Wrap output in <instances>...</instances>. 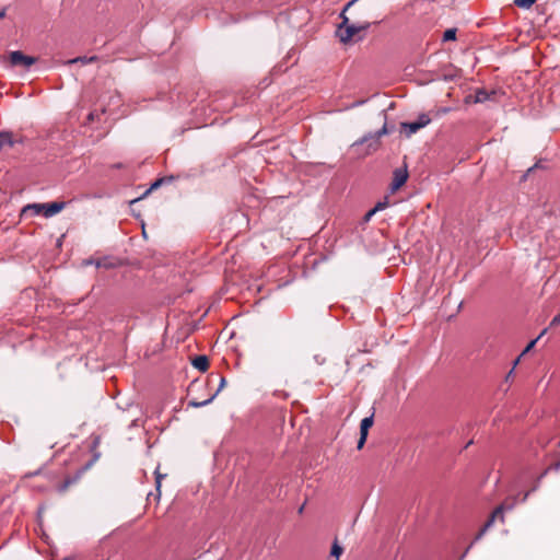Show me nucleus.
<instances>
[{"label":"nucleus","instance_id":"obj_1","mask_svg":"<svg viewBox=\"0 0 560 560\" xmlns=\"http://www.w3.org/2000/svg\"><path fill=\"white\" fill-rule=\"evenodd\" d=\"M371 26V23L365 22L362 24H350L347 25L343 32H340L339 38L341 43H349L359 33L365 32Z\"/></svg>","mask_w":560,"mask_h":560},{"label":"nucleus","instance_id":"obj_2","mask_svg":"<svg viewBox=\"0 0 560 560\" xmlns=\"http://www.w3.org/2000/svg\"><path fill=\"white\" fill-rule=\"evenodd\" d=\"M388 132H389V130L387 128V125L384 124L383 127L380 130H377L376 132L369 133V135L364 136L361 139L360 144H363V143L368 144V148H369L368 153L375 151V150H377V148L380 145L381 137L384 135H387Z\"/></svg>","mask_w":560,"mask_h":560},{"label":"nucleus","instance_id":"obj_3","mask_svg":"<svg viewBox=\"0 0 560 560\" xmlns=\"http://www.w3.org/2000/svg\"><path fill=\"white\" fill-rule=\"evenodd\" d=\"M9 59L11 66H23L24 68H30L36 61L34 57L26 56L20 50L11 51L9 55Z\"/></svg>","mask_w":560,"mask_h":560},{"label":"nucleus","instance_id":"obj_4","mask_svg":"<svg viewBox=\"0 0 560 560\" xmlns=\"http://www.w3.org/2000/svg\"><path fill=\"white\" fill-rule=\"evenodd\" d=\"M394 177H393V182L390 184V190L392 191H396L397 189H399L401 186L405 185V183L407 182L408 179V171H407V167H398L394 171L393 173Z\"/></svg>","mask_w":560,"mask_h":560},{"label":"nucleus","instance_id":"obj_5","mask_svg":"<svg viewBox=\"0 0 560 560\" xmlns=\"http://www.w3.org/2000/svg\"><path fill=\"white\" fill-rule=\"evenodd\" d=\"M503 510L504 505H499L491 514L490 518L486 522L483 527L479 530L477 534L475 540H479L486 532L492 526L493 522L499 517L501 521H503Z\"/></svg>","mask_w":560,"mask_h":560},{"label":"nucleus","instance_id":"obj_6","mask_svg":"<svg viewBox=\"0 0 560 560\" xmlns=\"http://www.w3.org/2000/svg\"><path fill=\"white\" fill-rule=\"evenodd\" d=\"M66 203L65 202H50V203H44V210L43 215L45 218H51L59 213L63 208Z\"/></svg>","mask_w":560,"mask_h":560},{"label":"nucleus","instance_id":"obj_7","mask_svg":"<svg viewBox=\"0 0 560 560\" xmlns=\"http://www.w3.org/2000/svg\"><path fill=\"white\" fill-rule=\"evenodd\" d=\"M224 385H225V378L224 377H220V384H219V387H218V389H217V392L214 394H212L208 399L202 400V401H198V400H194L192 399V400H190L188 402V406L194 407V408H199V407H203V406L210 404L215 398V396L222 390Z\"/></svg>","mask_w":560,"mask_h":560},{"label":"nucleus","instance_id":"obj_8","mask_svg":"<svg viewBox=\"0 0 560 560\" xmlns=\"http://www.w3.org/2000/svg\"><path fill=\"white\" fill-rule=\"evenodd\" d=\"M498 92L495 90H485V89H477L475 92V98L474 103H485L487 101L493 100L494 95Z\"/></svg>","mask_w":560,"mask_h":560},{"label":"nucleus","instance_id":"obj_9","mask_svg":"<svg viewBox=\"0 0 560 560\" xmlns=\"http://www.w3.org/2000/svg\"><path fill=\"white\" fill-rule=\"evenodd\" d=\"M191 364L200 372H206L209 368V360L206 355H197L192 359Z\"/></svg>","mask_w":560,"mask_h":560},{"label":"nucleus","instance_id":"obj_10","mask_svg":"<svg viewBox=\"0 0 560 560\" xmlns=\"http://www.w3.org/2000/svg\"><path fill=\"white\" fill-rule=\"evenodd\" d=\"M13 133L11 131H1L0 132V150L5 147H13Z\"/></svg>","mask_w":560,"mask_h":560},{"label":"nucleus","instance_id":"obj_11","mask_svg":"<svg viewBox=\"0 0 560 560\" xmlns=\"http://www.w3.org/2000/svg\"><path fill=\"white\" fill-rule=\"evenodd\" d=\"M401 129L404 130L406 137L409 138L411 135L416 133L421 128L419 127V125L417 122L410 121V122H401Z\"/></svg>","mask_w":560,"mask_h":560},{"label":"nucleus","instance_id":"obj_12","mask_svg":"<svg viewBox=\"0 0 560 560\" xmlns=\"http://www.w3.org/2000/svg\"><path fill=\"white\" fill-rule=\"evenodd\" d=\"M44 203H32L24 207L23 212H32L34 215H43Z\"/></svg>","mask_w":560,"mask_h":560},{"label":"nucleus","instance_id":"obj_13","mask_svg":"<svg viewBox=\"0 0 560 560\" xmlns=\"http://www.w3.org/2000/svg\"><path fill=\"white\" fill-rule=\"evenodd\" d=\"M372 424H373L372 416L365 417L364 419H362L361 424H360V435H368L369 429L372 427Z\"/></svg>","mask_w":560,"mask_h":560},{"label":"nucleus","instance_id":"obj_14","mask_svg":"<svg viewBox=\"0 0 560 560\" xmlns=\"http://www.w3.org/2000/svg\"><path fill=\"white\" fill-rule=\"evenodd\" d=\"M415 122H417L420 128H424L431 122V118L428 114H420Z\"/></svg>","mask_w":560,"mask_h":560},{"label":"nucleus","instance_id":"obj_15","mask_svg":"<svg viewBox=\"0 0 560 560\" xmlns=\"http://www.w3.org/2000/svg\"><path fill=\"white\" fill-rule=\"evenodd\" d=\"M537 0H514V4L522 9H529Z\"/></svg>","mask_w":560,"mask_h":560},{"label":"nucleus","instance_id":"obj_16","mask_svg":"<svg viewBox=\"0 0 560 560\" xmlns=\"http://www.w3.org/2000/svg\"><path fill=\"white\" fill-rule=\"evenodd\" d=\"M456 39V28H448L443 34V40H455Z\"/></svg>","mask_w":560,"mask_h":560},{"label":"nucleus","instance_id":"obj_17","mask_svg":"<svg viewBox=\"0 0 560 560\" xmlns=\"http://www.w3.org/2000/svg\"><path fill=\"white\" fill-rule=\"evenodd\" d=\"M546 331H547V328H546V329H544V330L541 331V334H540L536 339L532 340V341L527 345V347L524 349V351L522 352V355H523V354H525L527 351H529V350L535 346V343L537 342V340H538L542 335H545V334H546Z\"/></svg>","mask_w":560,"mask_h":560},{"label":"nucleus","instance_id":"obj_18","mask_svg":"<svg viewBox=\"0 0 560 560\" xmlns=\"http://www.w3.org/2000/svg\"><path fill=\"white\" fill-rule=\"evenodd\" d=\"M96 60V57H91V58H75V59H72V60H69V63H74V62H82V63H86V62H91V61H94Z\"/></svg>","mask_w":560,"mask_h":560},{"label":"nucleus","instance_id":"obj_19","mask_svg":"<svg viewBox=\"0 0 560 560\" xmlns=\"http://www.w3.org/2000/svg\"><path fill=\"white\" fill-rule=\"evenodd\" d=\"M341 553L342 548L337 542H335L331 547V555L338 559Z\"/></svg>","mask_w":560,"mask_h":560},{"label":"nucleus","instance_id":"obj_20","mask_svg":"<svg viewBox=\"0 0 560 560\" xmlns=\"http://www.w3.org/2000/svg\"><path fill=\"white\" fill-rule=\"evenodd\" d=\"M386 206H387V201H381V202H377L373 209L375 210V212H377V211L385 209Z\"/></svg>","mask_w":560,"mask_h":560},{"label":"nucleus","instance_id":"obj_21","mask_svg":"<svg viewBox=\"0 0 560 560\" xmlns=\"http://www.w3.org/2000/svg\"><path fill=\"white\" fill-rule=\"evenodd\" d=\"M560 326V313L557 314L550 322V327Z\"/></svg>","mask_w":560,"mask_h":560},{"label":"nucleus","instance_id":"obj_22","mask_svg":"<svg viewBox=\"0 0 560 560\" xmlns=\"http://www.w3.org/2000/svg\"><path fill=\"white\" fill-rule=\"evenodd\" d=\"M366 438H368V435H360V439H359V442H358V448L359 450L363 447V445H364V443L366 441Z\"/></svg>","mask_w":560,"mask_h":560},{"label":"nucleus","instance_id":"obj_23","mask_svg":"<svg viewBox=\"0 0 560 560\" xmlns=\"http://www.w3.org/2000/svg\"><path fill=\"white\" fill-rule=\"evenodd\" d=\"M71 483L70 480H66L60 487H59V491L60 492H63L66 491V489L69 487V485Z\"/></svg>","mask_w":560,"mask_h":560},{"label":"nucleus","instance_id":"obj_24","mask_svg":"<svg viewBox=\"0 0 560 560\" xmlns=\"http://www.w3.org/2000/svg\"><path fill=\"white\" fill-rule=\"evenodd\" d=\"M162 182H163V179H158V180H155V182L151 185L150 190L155 189V188H158L159 186H161Z\"/></svg>","mask_w":560,"mask_h":560},{"label":"nucleus","instance_id":"obj_25","mask_svg":"<svg viewBox=\"0 0 560 560\" xmlns=\"http://www.w3.org/2000/svg\"><path fill=\"white\" fill-rule=\"evenodd\" d=\"M375 213L376 212L374 209H371L369 212H366V214L364 217L365 221H369L372 218V215H374Z\"/></svg>","mask_w":560,"mask_h":560},{"label":"nucleus","instance_id":"obj_26","mask_svg":"<svg viewBox=\"0 0 560 560\" xmlns=\"http://www.w3.org/2000/svg\"><path fill=\"white\" fill-rule=\"evenodd\" d=\"M162 477L163 476L160 475V474L156 475V487H158V489L160 488Z\"/></svg>","mask_w":560,"mask_h":560},{"label":"nucleus","instance_id":"obj_27","mask_svg":"<svg viewBox=\"0 0 560 560\" xmlns=\"http://www.w3.org/2000/svg\"><path fill=\"white\" fill-rule=\"evenodd\" d=\"M521 357H522V354L514 361V365H513L514 368L518 364Z\"/></svg>","mask_w":560,"mask_h":560},{"label":"nucleus","instance_id":"obj_28","mask_svg":"<svg viewBox=\"0 0 560 560\" xmlns=\"http://www.w3.org/2000/svg\"><path fill=\"white\" fill-rule=\"evenodd\" d=\"M5 15V10H0V19H2Z\"/></svg>","mask_w":560,"mask_h":560},{"label":"nucleus","instance_id":"obj_29","mask_svg":"<svg viewBox=\"0 0 560 560\" xmlns=\"http://www.w3.org/2000/svg\"><path fill=\"white\" fill-rule=\"evenodd\" d=\"M513 371H514V368L509 372L506 378L512 377Z\"/></svg>","mask_w":560,"mask_h":560},{"label":"nucleus","instance_id":"obj_30","mask_svg":"<svg viewBox=\"0 0 560 560\" xmlns=\"http://www.w3.org/2000/svg\"><path fill=\"white\" fill-rule=\"evenodd\" d=\"M528 495H529V492H526V493L524 494V497H523L522 501L524 502V501L527 499V497H528Z\"/></svg>","mask_w":560,"mask_h":560},{"label":"nucleus","instance_id":"obj_31","mask_svg":"<svg viewBox=\"0 0 560 560\" xmlns=\"http://www.w3.org/2000/svg\"><path fill=\"white\" fill-rule=\"evenodd\" d=\"M469 548H470V546L465 550L463 557H465L468 553Z\"/></svg>","mask_w":560,"mask_h":560},{"label":"nucleus","instance_id":"obj_32","mask_svg":"<svg viewBox=\"0 0 560 560\" xmlns=\"http://www.w3.org/2000/svg\"><path fill=\"white\" fill-rule=\"evenodd\" d=\"M448 110H450L448 108H443L442 113H447Z\"/></svg>","mask_w":560,"mask_h":560},{"label":"nucleus","instance_id":"obj_33","mask_svg":"<svg viewBox=\"0 0 560 560\" xmlns=\"http://www.w3.org/2000/svg\"><path fill=\"white\" fill-rule=\"evenodd\" d=\"M545 475H547V470L544 471V474L539 477V479L542 478Z\"/></svg>","mask_w":560,"mask_h":560},{"label":"nucleus","instance_id":"obj_34","mask_svg":"<svg viewBox=\"0 0 560 560\" xmlns=\"http://www.w3.org/2000/svg\"><path fill=\"white\" fill-rule=\"evenodd\" d=\"M63 560H68V559H63Z\"/></svg>","mask_w":560,"mask_h":560}]
</instances>
